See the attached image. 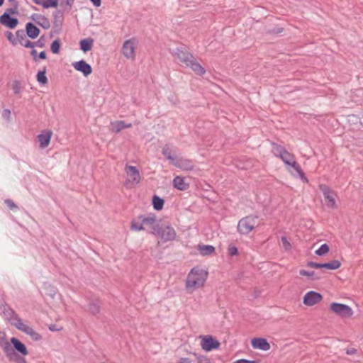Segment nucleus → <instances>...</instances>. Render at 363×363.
Returning <instances> with one entry per match:
<instances>
[{
	"label": "nucleus",
	"mask_w": 363,
	"mask_h": 363,
	"mask_svg": "<svg viewBox=\"0 0 363 363\" xmlns=\"http://www.w3.org/2000/svg\"><path fill=\"white\" fill-rule=\"evenodd\" d=\"M0 347L10 362H26L25 357L28 354V349L17 337H12L10 341H8L6 335L3 334L0 336Z\"/></svg>",
	"instance_id": "1"
},
{
	"label": "nucleus",
	"mask_w": 363,
	"mask_h": 363,
	"mask_svg": "<svg viewBox=\"0 0 363 363\" xmlns=\"http://www.w3.org/2000/svg\"><path fill=\"white\" fill-rule=\"evenodd\" d=\"M170 53L174 57H177L180 62L191 68L196 74L202 76L206 73L205 69L184 47L181 46L174 50H170Z\"/></svg>",
	"instance_id": "2"
},
{
	"label": "nucleus",
	"mask_w": 363,
	"mask_h": 363,
	"mask_svg": "<svg viewBox=\"0 0 363 363\" xmlns=\"http://www.w3.org/2000/svg\"><path fill=\"white\" fill-rule=\"evenodd\" d=\"M0 311L4 319L16 328L18 329V325L23 323L22 319L4 300L0 301Z\"/></svg>",
	"instance_id": "3"
},
{
	"label": "nucleus",
	"mask_w": 363,
	"mask_h": 363,
	"mask_svg": "<svg viewBox=\"0 0 363 363\" xmlns=\"http://www.w3.org/2000/svg\"><path fill=\"white\" fill-rule=\"evenodd\" d=\"M206 278V274L202 270L193 268L186 279V286L188 289H196L203 286Z\"/></svg>",
	"instance_id": "4"
},
{
	"label": "nucleus",
	"mask_w": 363,
	"mask_h": 363,
	"mask_svg": "<svg viewBox=\"0 0 363 363\" xmlns=\"http://www.w3.org/2000/svg\"><path fill=\"white\" fill-rule=\"evenodd\" d=\"M257 219L258 216L255 215H249L241 218L238 223V232L242 235H248L259 225Z\"/></svg>",
	"instance_id": "5"
},
{
	"label": "nucleus",
	"mask_w": 363,
	"mask_h": 363,
	"mask_svg": "<svg viewBox=\"0 0 363 363\" xmlns=\"http://www.w3.org/2000/svg\"><path fill=\"white\" fill-rule=\"evenodd\" d=\"M153 234L157 235L163 241H172L175 239L177 233L172 226L168 224H160L155 229Z\"/></svg>",
	"instance_id": "6"
},
{
	"label": "nucleus",
	"mask_w": 363,
	"mask_h": 363,
	"mask_svg": "<svg viewBox=\"0 0 363 363\" xmlns=\"http://www.w3.org/2000/svg\"><path fill=\"white\" fill-rule=\"evenodd\" d=\"M272 147V153L276 157L280 158L285 165H287L295 159L293 154L290 153L284 146L279 145L274 142L271 143Z\"/></svg>",
	"instance_id": "7"
},
{
	"label": "nucleus",
	"mask_w": 363,
	"mask_h": 363,
	"mask_svg": "<svg viewBox=\"0 0 363 363\" xmlns=\"http://www.w3.org/2000/svg\"><path fill=\"white\" fill-rule=\"evenodd\" d=\"M125 172L127 174L128 178L125 182V186L128 188H130L132 184H137L140 183L141 177L139 170L135 166L125 165Z\"/></svg>",
	"instance_id": "8"
},
{
	"label": "nucleus",
	"mask_w": 363,
	"mask_h": 363,
	"mask_svg": "<svg viewBox=\"0 0 363 363\" xmlns=\"http://www.w3.org/2000/svg\"><path fill=\"white\" fill-rule=\"evenodd\" d=\"M286 169L294 177L299 178L303 182L308 183V179L304 172L302 171L299 164L294 159L289 164L286 165Z\"/></svg>",
	"instance_id": "9"
},
{
	"label": "nucleus",
	"mask_w": 363,
	"mask_h": 363,
	"mask_svg": "<svg viewBox=\"0 0 363 363\" xmlns=\"http://www.w3.org/2000/svg\"><path fill=\"white\" fill-rule=\"evenodd\" d=\"M201 347L206 352L216 350L220 347V342L211 335L201 336Z\"/></svg>",
	"instance_id": "10"
},
{
	"label": "nucleus",
	"mask_w": 363,
	"mask_h": 363,
	"mask_svg": "<svg viewBox=\"0 0 363 363\" xmlns=\"http://www.w3.org/2000/svg\"><path fill=\"white\" fill-rule=\"evenodd\" d=\"M330 310L337 315L344 318L350 317L353 313L352 308L349 306L335 302L330 304Z\"/></svg>",
	"instance_id": "11"
},
{
	"label": "nucleus",
	"mask_w": 363,
	"mask_h": 363,
	"mask_svg": "<svg viewBox=\"0 0 363 363\" xmlns=\"http://www.w3.org/2000/svg\"><path fill=\"white\" fill-rule=\"evenodd\" d=\"M320 189L323 194V196L326 202V206L328 208H335L337 205L334 198V192L327 185L325 184L320 185Z\"/></svg>",
	"instance_id": "12"
},
{
	"label": "nucleus",
	"mask_w": 363,
	"mask_h": 363,
	"mask_svg": "<svg viewBox=\"0 0 363 363\" xmlns=\"http://www.w3.org/2000/svg\"><path fill=\"white\" fill-rule=\"evenodd\" d=\"M323 299V296L320 293L310 291L307 292L303 298V303L308 306H312L319 303Z\"/></svg>",
	"instance_id": "13"
},
{
	"label": "nucleus",
	"mask_w": 363,
	"mask_h": 363,
	"mask_svg": "<svg viewBox=\"0 0 363 363\" xmlns=\"http://www.w3.org/2000/svg\"><path fill=\"white\" fill-rule=\"evenodd\" d=\"M173 165L184 171H190L194 168V162L184 157H177Z\"/></svg>",
	"instance_id": "14"
},
{
	"label": "nucleus",
	"mask_w": 363,
	"mask_h": 363,
	"mask_svg": "<svg viewBox=\"0 0 363 363\" xmlns=\"http://www.w3.org/2000/svg\"><path fill=\"white\" fill-rule=\"evenodd\" d=\"M72 66L77 71L82 72L85 77L89 76L92 72L91 66L84 60L73 62Z\"/></svg>",
	"instance_id": "15"
},
{
	"label": "nucleus",
	"mask_w": 363,
	"mask_h": 363,
	"mask_svg": "<svg viewBox=\"0 0 363 363\" xmlns=\"http://www.w3.org/2000/svg\"><path fill=\"white\" fill-rule=\"evenodd\" d=\"M139 218L142 219L143 225H146L152 228V233H155V229L157 228L159 223L157 222L156 216L154 213L139 215Z\"/></svg>",
	"instance_id": "16"
},
{
	"label": "nucleus",
	"mask_w": 363,
	"mask_h": 363,
	"mask_svg": "<svg viewBox=\"0 0 363 363\" xmlns=\"http://www.w3.org/2000/svg\"><path fill=\"white\" fill-rule=\"evenodd\" d=\"M251 345L254 349H259L262 351H267L270 349V344L267 339L263 337H255L251 340Z\"/></svg>",
	"instance_id": "17"
},
{
	"label": "nucleus",
	"mask_w": 363,
	"mask_h": 363,
	"mask_svg": "<svg viewBox=\"0 0 363 363\" xmlns=\"http://www.w3.org/2000/svg\"><path fill=\"white\" fill-rule=\"evenodd\" d=\"M18 330L23 332L26 335H30L31 339L34 341H39L42 339L41 335L35 331L33 328L24 324L23 323L18 325Z\"/></svg>",
	"instance_id": "18"
},
{
	"label": "nucleus",
	"mask_w": 363,
	"mask_h": 363,
	"mask_svg": "<svg viewBox=\"0 0 363 363\" xmlns=\"http://www.w3.org/2000/svg\"><path fill=\"white\" fill-rule=\"evenodd\" d=\"M0 23L9 28L13 29L18 24V20L17 18L11 17L9 13H3L0 16Z\"/></svg>",
	"instance_id": "19"
},
{
	"label": "nucleus",
	"mask_w": 363,
	"mask_h": 363,
	"mask_svg": "<svg viewBox=\"0 0 363 363\" xmlns=\"http://www.w3.org/2000/svg\"><path fill=\"white\" fill-rule=\"evenodd\" d=\"M30 18L44 29H48L50 28V22L49 19L43 15L33 13L31 15Z\"/></svg>",
	"instance_id": "20"
},
{
	"label": "nucleus",
	"mask_w": 363,
	"mask_h": 363,
	"mask_svg": "<svg viewBox=\"0 0 363 363\" xmlns=\"http://www.w3.org/2000/svg\"><path fill=\"white\" fill-rule=\"evenodd\" d=\"M122 52L124 56L127 58H134L135 46L133 40H128L125 41L122 48Z\"/></svg>",
	"instance_id": "21"
},
{
	"label": "nucleus",
	"mask_w": 363,
	"mask_h": 363,
	"mask_svg": "<svg viewBox=\"0 0 363 363\" xmlns=\"http://www.w3.org/2000/svg\"><path fill=\"white\" fill-rule=\"evenodd\" d=\"M52 135V133L51 130H44L38 135V140L41 149H44L49 145Z\"/></svg>",
	"instance_id": "22"
},
{
	"label": "nucleus",
	"mask_w": 363,
	"mask_h": 363,
	"mask_svg": "<svg viewBox=\"0 0 363 363\" xmlns=\"http://www.w3.org/2000/svg\"><path fill=\"white\" fill-rule=\"evenodd\" d=\"M26 35L31 39H35L40 34V29L31 22L26 24Z\"/></svg>",
	"instance_id": "23"
},
{
	"label": "nucleus",
	"mask_w": 363,
	"mask_h": 363,
	"mask_svg": "<svg viewBox=\"0 0 363 363\" xmlns=\"http://www.w3.org/2000/svg\"><path fill=\"white\" fill-rule=\"evenodd\" d=\"M91 315H96L100 313L101 311V302L98 298L91 300L86 309Z\"/></svg>",
	"instance_id": "24"
},
{
	"label": "nucleus",
	"mask_w": 363,
	"mask_h": 363,
	"mask_svg": "<svg viewBox=\"0 0 363 363\" xmlns=\"http://www.w3.org/2000/svg\"><path fill=\"white\" fill-rule=\"evenodd\" d=\"M173 186L180 191L186 190L189 187V184L185 182L184 178L179 176H177L174 178Z\"/></svg>",
	"instance_id": "25"
},
{
	"label": "nucleus",
	"mask_w": 363,
	"mask_h": 363,
	"mask_svg": "<svg viewBox=\"0 0 363 363\" xmlns=\"http://www.w3.org/2000/svg\"><path fill=\"white\" fill-rule=\"evenodd\" d=\"M111 130L115 133H119L124 128L132 127L131 123H125L123 121H116L111 123Z\"/></svg>",
	"instance_id": "26"
},
{
	"label": "nucleus",
	"mask_w": 363,
	"mask_h": 363,
	"mask_svg": "<svg viewBox=\"0 0 363 363\" xmlns=\"http://www.w3.org/2000/svg\"><path fill=\"white\" fill-rule=\"evenodd\" d=\"M45 46V35H42L40 38L35 42H31L30 40H26L25 43V48H34L35 47L38 48H44Z\"/></svg>",
	"instance_id": "27"
},
{
	"label": "nucleus",
	"mask_w": 363,
	"mask_h": 363,
	"mask_svg": "<svg viewBox=\"0 0 363 363\" xmlns=\"http://www.w3.org/2000/svg\"><path fill=\"white\" fill-rule=\"evenodd\" d=\"M35 4L42 6L44 9L56 8L58 0H32Z\"/></svg>",
	"instance_id": "28"
},
{
	"label": "nucleus",
	"mask_w": 363,
	"mask_h": 363,
	"mask_svg": "<svg viewBox=\"0 0 363 363\" xmlns=\"http://www.w3.org/2000/svg\"><path fill=\"white\" fill-rule=\"evenodd\" d=\"M93 43L94 40L90 38L82 39L79 42L80 49L84 52L91 50L93 46Z\"/></svg>",
	"instance_id": "29"
},
{
	"label": "nucleus",
	"mask_w": 363,
	"mask_h": 363,
	"mask_svg": "<svg viewBox=\"0 0 363 363\" xmlns=\"http://www.w3.org/2000/svg\"><path fill=\"white\" fill-rule=\"evenodd\" d=\"M199 251L203 256H208L215 252V247L209 245H199Z\"/></svg>",
	"instance_id": "30"
},
{
	"label": "nucleus",
	"mask_w": 363,
	"mask_h": 363,
	"mask_svg": "<svg viewBox=\"0 0 363 363\" xmlns=\"http://www.w3.org/2000/svg\"><path fill=\"white\" fill-rule=\"evenodd\" d=\"M130 228L132 230L140 231L145 230L142 219L139 218V216L131 221Z\"/></svg>",
	"instance_id": "31"
},
{
	"label": "nucleus",
	"mask_w": 363,
	"mask_h": 363,
	"mask_svg": "<svg viewBox=\"0 0 363 363\" xmlns=\"http://www.w3.org/2000/svg\"><path fill=\"white\" fill-rule=\"evenodd\" d=\"M164 201L157 195L152 196V206L155 210L160 211L163 208Z\"/></svg>",
	"instance_id": "32"
},
{
	"label": "nucleus",
	"mask_w": 363,
	"mask_h": 363,
	"mask_svg": "<svg viewBox=\"0 0 363 363\" xmlns=\"http://www.w3.org/2000/svg\"><path fill=\"white\" fill-rule=\"evenodd\" d=\"M162 154L172 164H174V162L176 160L177 157H173L172 155V150L169 147V145H166L162 147Z\"/></svg>",
	"instance_id": "33"
},
{
	"label": "nucleus",
	"mask_w": 363,
	"mask_h": 363,
	"mask_svg": "<svg viewBox=\"0 0 363 363\" xmlns=\"http://www.w3.org/2000/svg\"><path fill=\"white\" fill-rule=\"evenodd\" d=\"M341 266V263L339 260L334 259L332 260L330 262L327 263H322V268L330 269V270H335L338 269Z\"/></svg>",
	"instance_id": "34"
},
{
	"label": "nucleus",
	"mask_w": 363,
	"mask_h": 363,
	"mask_svg": "<svg viewBox=\"0 0 363 363\" xmlns=\"http://www.w3.org/2000/svg\"><path fill=\"white\" fill-rule=\"evenodd\" d=\"M37 81L42 85L48 83V77H46V67H45L43 70L38 71L36 75Z\"/></svg>",
	"instance_id": "35"
},
{
	"label": "nucleus",
	"mask_w": 363,
	"mask_h": 363,
	"mask_svg": "<svg viewBox=\"0 0 363 363\" xmlns=\"http://www.w3.org/2000/svg\"><path fill=\"white\" fill-rule=\"evenodd\" d=\"M16 40L17 43L18 42L21 45L25 47V43L26 40H28L26 39V32H25L23 30H18L16 33Z\"/></svg>",
	"instance_id": "36"
},
{
	"label": "nucleus",
	"mask_w": 363,
	"mask_h": 363,
	"mask_svg": "<svg viewBox=\"0 0 363 363\" xmlns=\"http://www.w3.org/2000/svg\"><path fill=\"white\" fill-rule=\"evenodd\" d=\"M300 275L308 277L311 280H318L320 277L314 271H306L301 269L299 272Z\"/></svg>",
	"instance_id": "37"
},
{
	"label": "nucleus",
	"mask_w": 363,
	"mask_h": 363,
	"mask_svg": "<svg viewBox=\"0 0 363 363\" xmlns=\"http://www.w3.org/2000/svg\"><path fill=\"white\" fill-rule=\"evenodd\" d=\"M61 42L59 38L55 40L50 45V50L53 54H58L60 50Z\"/></svg>",
	"instance_id": "38"
},
{
	"label": "nucleus",
	"mask_w": 363,
	"mask_h": 363,
	"mask_svg": "<svg viewBox=\"0 0 363 363\" xmlns=\"http://www.w3.org/2000/svg\"><path fill=\"white\" fill-rule=\"evenodd\" d=\"M329 246L324 243L320 245V247L315 252V253L318 256H323L329 252Z\"/></svg>",
	"instance_id": "39"
},
{
	"label": "nucleus",
	"mask_w": 363,
	"mask_h": 363,
	"mask_svg": "<svg viewBox=\"0 0 363 363\" xmlns=\"http://www.w3.org/2000/svg\"><path fill=\"white\" fill-rule=\"evenodd\" d=\"M194 355L196 357V363H212L210 358L206 356L194 353Z\"/></svg>",
	"instance_id": "40"
},
{
	"label": "nucleus",
	"mask_w": 363,
	"mask_h": 363,
	"mask_svg": "<svg viewBox=\"0 0 363 363\" xmlns=\"http://www.w3.org/2000/svg\"><path fill=\"white\" fill-rule=\"evenodd\" d=\"M18 2H15L14 5H13V7L8 8L4 13H9V16H11V14L18 15Z\"/></svg>",
	"instance_id": "41"
},
{
	"label": "nucleus",
	"mask_w": 363,
	"mask_h": 363,
	"mask_svg": "<svg viewBox=\"0 0 363 363\" xmlns=\"http://www.w3.org/2000/svg\"><path fill=\"white\" fill-rule=\"evenodd\" d=\"M60 6L65 9H70L74 4V0H60Z\"/></svg>",
	"instance_id": "42"
},
{
	"label": "nucleus",
	"mask_w": 363,
	"mask_h": 363,
	"mask_svg": "<svg viewBox=\"0 0 363 363\" xmlns=\"http://www.w3.org/2000/svg\"><path fill=\"white\" fill-rule=\"evenodd\" d=\"M5 35L6 36L8 40L13 45H16L17 40L16 38L14 37L13 34L11 31H6L5 33Z\"/></svg>",
	"instance_id": "43"
},
{
	"label": "nucleus",
	"mask_w": 363,
	"mask_h": 363,
	"mask_svg": "<svg viewBox=\"0 0 363 363\" xmlns=\"http://www.w3.org/2000/svg\"><path fill=\"white\" fill-rule=\"evenodd\" d=\"M228 255L233 257L238 255V249L236 246L233 245H229L228 247Z\"/></svg>",
	"instance_id": "44"
},
{
	"label": "nucleus",
	"mask_w": 363,
	"mask_h": 363,
	"mask_svg": "<svg viewBox=\"0 0 363 363\" xmlns=\"http://www.w3.org/2000/svg\"><path fill=\"white\" fill-rule=\"evenodd\" d=\"M13 90L15 94H18L21 91V83L18 81H14L13 83Z\"/></svg>",
	"instance_id": "45"
},
{
	"label": "nucleus",
	"mask_w": 363,
	"mask_h": 363,
	"mask_svg": "<svg viewBox=\"0 0 363 363\" xmlns=\"http://www.w3.org/2000/svg\"><path fill=\"white\" fill-rule=\"evenodd\" d=\"M4 202L10 209H11V210L18 209L17 205L12 200L6 199Z\"/></svg>",
	"instance_id": "46"
},
{
	"label": "nucleus",
	"mask_w": 363,
	"mask_h": 363,
	"mask_svg": "<svg viewBox=\"0 0 363 363\" xmlns=\"http://www.w3.org/2000/svg\"><path fill=\"white\" fill-rule=\"evenodd\" d=\"M307 266L313 267V268H315V269H320V268H322V263H317V262L311 261L307 263Z\"/></svg>",
	"instance_id": "47"
},
{
	"label": "nucleus",
	"mask_w": 363,
	"mask_h": 363,
	"mask_svg": "<svg viewBox=\"0 0 363 363\" xmlns=\"http://www.w3.org/2000/svg\"><path fill=\"white\" fill-rule=\"evenodd\" d=\"M2 116L7 121H10L11 111L9 109H4L2 112Z\"/></svg>",
	"instance_id": "48"
},
{
	"label": "nucleus",
	"mask_w": 363,
	"mask_h": 363,
	"mask_svg": "<svg viewBox=\"0 0 363 363\" xmlns=\"http://www.w3.org/2000/svg\"><path fill=\"white\" fill-rule=\"evenodd\" d=\"M281 242L283 244V246L285 247V249H289L291 247V244L288 241L287 238L286 237H281Z\"/></svg>",
	"instance_id": "49"
},
{
	"label": "nucleus",
	"mask_w": 363,
	"mask_h": 363,
	"mask_svg": "<svg viewBox=\"0 0 363 363\" xmlns=\"http://www.w3.org/2000/svg\"><path fill=\"white\" fill-rule=\"evenodd\" d=\"M62 16V15L61 14L60 11H57L55 14H54V18H55V23H57V21H59L60 23H61V18Z\"/></svg>",
	"instance_id": "50"
},
{
	"label": "nucleus",
	"mask_w": 363,
	"mask_h": 363,
	"mask_svg": "<svg viewBox=\"0 0 363 363\" xmlns=\"http://www.w3.org/2000/svg\"><path fill=\"white\" fill-rule=\"evenodd\" d=\"M234 363H255V361L247 360L245 359H240L236 360Z\"/></svg>",
	"instance_id": "51"
},
{
	"label": "nucleus",
	"mask_w": 363,
	"mask_h": 363,
	"mask_svg": "<svg viewBox=\"0 0 363 363\" xmlns=\"http://www.w3.org/2000/svg\"><path fill=\"white\" fill-rule=\"evenodd\" d=\"M30 55H32L34 61H38V54L36 50L32 48V50L30 51Z\"/></svg>",
	"instance_id": "52"
},
{
	"label": "nucleus",
	"mask_w": 363,
	"mask_h": 363,
	"mask_svg": "<svg viewBox=\"0 0 363 363\" xmlns=\"http://www.w3.org/2000/svg\"><path fill=\"white\" fill-rule=\"evenodd\" d=\"M47 57V55H46V52L45 51H41L38 55V59H41V60H45Z\"/></svg>",
	"instance_id": "53"
},
{
	"label": "nucleus",
	"mask_w": 363,
	"mask_h": 363,
	"mask_svg": "<svg viewBox=\"0 0 363 363\" xmlns=\"http://www.w3.org/2000/svg\"><path fill=\"white\" fill-rule=\"evenodd\" d=\"M49 295L53 298L56 294L55 289L50 285L49 286Z\"/></svg>",
	"instance_id": "54"
},
{
	"label": "nucleus",
	"mask_w": 363,
	"mask_h": 363,
	"mask_svg": "<svg viewBox=\"0 0 363 363\" xmlns=\"http://www.w3.org/2000/svg\"><path fill=\"white\" fill-rule=\"evenodd\" d=\"M93 5L96 7L101 6V0H90Z\"/></svg>",
	"instance_id": "55"
},
{
	"label": "nucleus",
	"mask_w": 363,
	"mask_h": 363,
	"mask_svg": "<svg viewBox=\"0 0 363 363\" xmlns=\"http://www.w3.org/2000/svg\"><path fill=\"white\" fill-rule=\"evenodd\" d=\"M356 351L357 350L355 349L352 348L351 350H348L347 351V354H354L356 352Z\"/></svg>",
	"instance_id": "56"
},
{
	"label": "nucleus",
	"mask_w": 363,
	"mask_h": 363,
	"mask_svg": "<svg viewBox=\"0 0 363 363\" xmlns=\"http://www.w3.org/2000/svg\"><path fill=\"white\" fill-rule=\"evenodd\" d=\"M168 99L174 104H176L177 103V99H174L173 96H169Z\"/></svg>",
	"instance_id": "57"
},
{
	"label": "nucleus",
	"mask_w": 363,
	"mask_h": 363,
	"mask_svg": "<svg viewBox=\"0 0 363 363\" xmlns=\"http://www.w3.org/2000/svg\"><path fill=\"white\" fill-rule=\"evenodd\" d=\"M282 30H283L282 28L274 29L272 30V33H279L282 32Z\"/></svg>",
	"instance_id": "58"
},
{
	"label": "nucleus",
	"mask_w": 363,
	"mask_h": 363,
	"mask_svg": "<svg viewBox=\"0 0 363 363\" xmlns=\"http://www.w3.org/2000/svg\"><path fill=\"white\" fill-rule=\"evenodd\" d=\"M49 329L51 330V331H57V330H60V329H56L55 328V325H52L49 327Z\"/></svg>",
	"instance_id": "59"
},
{
	"label": "nucleus",
	"mask_w": 363,
	"mask_h": 363,
	"mask_svg": "<svg viewBox=\"0 0 363 363\" xmlns=\"http://www.w3.org/2000/svg\"><path fill=\"white\" fill-rule=\"evenodd\" d=\"M9 1L11 2L13 5H14L15 2H17L16 0H8Z\"/></svg>",
	"instance_id": "60"
},
{
	"label": "nucleus",
	"mask_w": 363,
	"mask_h": 363,
	"mask_svg": "<svg viewBox=\"0 0 363 363\" xmlns=\"http://www.w3.org/2000/svg\"><path fill=\"white\" fill-rule=\"evenodd\" d=\"M4 0H0V6L3 5Z\"/></svg>",
	"instance_id": "61"
}]
</instances>
